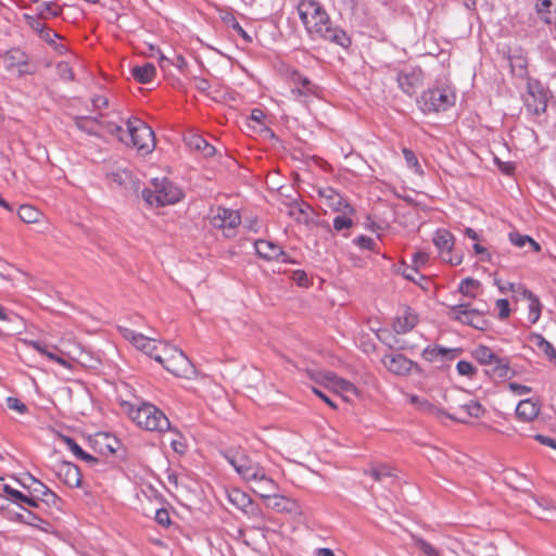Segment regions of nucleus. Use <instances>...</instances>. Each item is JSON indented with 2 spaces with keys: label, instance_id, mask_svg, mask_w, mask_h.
<instances>
[{
  "label": "nucleus",
  "instance_id": "f257e3e1",
  "mask_svg": "<svg viewBox=\"0 0 556 556\" xmlns=\"http://www.w3.org/2000/svg\"><path fill=\"white\" fill-rule=\"evenodd\" d=\"M299 15L306 30L313 38H323L345 46L349 38L345 33L333 27L327 12L315 0H301Z\"/></svg>",
  "mask_w": 556,
  "mask_h": 556
},
{
  "label": "nucleus",
  "instance_id": "f03ea898",
  "mask_svg": "<svg viewBox=\"0 0 556 556\" xmlns=\"http://www.w3.org/2000/svg\"><path fill=\"white\" fill-rule=\"evenodd\" d=\"M124 136L126 137V141L121 142L135 148L143 155L152 153L155 149L154 131L143 121L137 117L127 119Z\"/></svg>",
  "mask_w": 556,
  "mask_h": 556
},
{
  "label": "nucleus",
  "instance_id": "7ed1b4c3",
  "mask_svg": "<svg viewBox=\"0 0 556 556\" xmlns=\"http://www.w3.org/2000/svg\"><path fill=\"white\" fill-rule=\"evenodd\" d=\"M129 417L139 427L148 431H170V422L167 416L155 405L142 403L129 410Z\"/></svg>",
  "mask_w": 556,
  "mask_h": 556
},
{
  "label": "nucleus",
  "instance_id": "20e7f679",
  "mask_svg": "<svg viewBox=\"0 0 556 556\" xmlns=\"http://www.w3.org/2000/svg\"><path fill=\"white\" fill-rule=\"evenodd\" d=\"M153 189H144L142 195L150 205H173L182 199V191L166 178H154Z\"/></svg>",
  "mask_w": 556,
  "mask_h": 556
},
{
  "label": "nucleus",
  "instance_id": "39448f33",
  "mask_svg": "<svg viewBox=\"0 0 556 556\" xmlns=\"http://www.w3.org/2000/svg\"><path fill=\"white\" fill-rule=\"evenodd\" d=\"M161 352L167 355V358L161 359L160 364L172 375L178 378L191 379L195 369L186 354L177 346L168 342H163Z\"/></svg>",
  "mask_w": 556,
  "mask_h": 556
},
{
  "label": "nucleus",
  "instance_id": "423d86ee",
  "mask_svg": "<svg viewBox=\"0 0 556 556\" xmlns=\"http://www.w3.org/2000/svg\"><path fill=\"white\" fill-rule=\"evenodd\" d=\"M161 352L167 355V358L161 359L160 364L172 375L178 378L191 379L195 369L186 354L177 346L168 342H163Z\"/></svg>",
  "mask_w": 556,
  "mask_h": 556
},
{
  "label": "nucleus",
  "instance_id": "0eeeda50",
  "mask_svg": "<svg viewBox=\"0 0 556 556\" xmlns=\"http://www.w3.org/2000/svg\"><path fill=\"white\" fill-rule=\"evenodd\" d=\"M456 102V94L450 87H437L422 92L419 100L424 113L442 112L452 108Z\"/></svg>",
  "mask_w": 556,
  "mask_h": 556
},
{
  "label": "nucleus",
  "instance_id": "6e6552de",
  "mask_svg": "<svg viewBox=\"0 0 556 556\" xmlns=\"http://www.w3.org/2000/svg\"><path fill=\"white\" fill-rule=\"evenodd\" d=\"M4 70L15 77L31 75L35 70L30 56L20 48H11L1 55Z\"/></svg>",
  "mask_w": 556,
  "mask_h": 556
},
{
  "label": "nucleus",
  "instance_id": "1a4fd4ad",
  "mask_svg": "<svg viewBox=\"0 0 556 556\" xmlns=\"http://www.w3.org/2000/svg\"><path fill=\"white\" fill-rule=\"evenodd\" d=\"M311 378L333 390L346 401H350L351 396L358 395V390L352 382L338 377L334 372L328 370L312 371Z\"/></svg>",
  "mask_w": 556,
  "mask_h": 556
},
{
  "label": "nucleus",
  "instance_id": "9d476101",
  "mask_svg": "<svg viewBox=\"0 0 556 556\" xmlns=\"http://www.w3.org/2000/svg\"><path fill=\"white\" fill-rule=\"evenodd\" d=\"M210 223L214 228L222 230L226 237H232L241 224V215L237 210L217 206L211 210Z\"/></svg>",
  "mask_w": 556,
  "mask_h": 556
},
{
  "label": "nucleus",
  "instance_id": "9b49d317",
  "mask_svg": "<svg viewBox=\"0 0 556 556\" xmlns=\"http://www.w3.org/2000/svg\"><path fill=\"white\" fill-rule=\"evenodd\" d=\"M432 242L435 245V248L438 249L440 257L444 262H446L453 266H457L463 262L462 255H458V254L453 255L452 254L455 239H454V236L452 235V232H450L448 230L438 229L433 235Z\"/></svg>",
  "mask_w": 556,
  "mask_h": 556
},
{
  "label": "nucleus",
  "instance_id": "f8f14e48",
  "mask_svg": "<svg viewBox=\"0 0 556 556\" xmlns=\"http://www.w3.org/2000/svg\"><path fill=\"white\" fill-rule=\"evenodd\" d=\"M448 316L479 330H483L488 325L482 313L464 304L451 307Z\"/></svg>",
  "mask_w": 556,
  "mask_h": 556
},
{
  "label": "nucleus",
  "instance_id": "ddd939ff",
  "mask_svg": "<svg viewBox=\"0 0 556 556\" xmlns=\"http://www.w3.org/2000/svg\"><path fill=\"white\" fill-rule=\"evenodd\" d=\"M225 457L243 481L264 468L258 462L244 453L226 454Z\"/></svg>",
  "mask_w": 556,
  "mask_h": 556
},
{
  "label": "nucleus",
  "instance_id": "4468645a",
  "mask_svg": "<svg viewBox=\"0 0 556 556\" xmlns=\"http://www.w3.org/2000/svg\"><path fill=\"white\" fill-rule=\"evenodd\" d=\"M123 337L129 341L137 350L147 354L150 357H154L156 352H161L164 341H156L155 339L138 333L131 329L124 328L122 330Z\"/></svg>",
  "mask_w": 556,
  "mask_h": 556
},
{
  "label": "nucleus",
  "instance_id": "2eb2a0df",
  "mask_svg": "<svg viewBox=\"0 0 556 556\" xmlns=\"http://www.w3.org/2000/svg\"><path fill=\"white\" fill-rule=\"evenodd\" d=\"M451 409L452 413L445 415L452 420L463 424H469L470 419H479L486 413L482 404L475 400H469L457 407H451Z\"/></svg>",
  "mask_w": 556,
  "mask_h": 556
},
{
  "label": "nucleus",
  "instance_id": "dca6fc26",
  "mask_svg": "<svg viewBox=\"0 0 556 556\" xmlns=\"http://www.w3.org/2000/svg\"><path fill=\"white\" fill-rule=\"evenodd\" d=\"M250 484L251 490L258 494L262 498H270L273 492H277L278 483L268 476L265 468L257 471L244 481Z\"/></svg>",
  "mask_w": 556,
  "mask_h": 556
},
{
  "label": "nucleus",
  "instance_id": "f3484780",
  "mask_svg": "<svg viewBox=\"0 0 556 556\" xmlns=\"http://www.w3.org/2000/svg\"><path fill=\"white\" fill-rule=\"evenodd\" d=\"M228 500L235 507L242 510L249 517L264 519L262 510L257 506L253 505L252 498L244 491L236 488L231 489L228 491Z\"/></svg>",
  "mask_w": 556,
  "mask_h": 556
},
{
  "label": "nucleus",
  "instance_id": "a211bd4d",
  "mask_svg": "<svg viewBox=\"0 0 556 556\" xmlns=\"http://www.w3.org/2000/svg\"><path fill=\"white\" fill-rule=\"evenodd\" d=\"M318 197L329 208L336 212L355 214V210L344 198L331 187H321L317 190Z\"/></svg>",
  "mask_w": 556,
  "mask_h": 556
},
{
  "label": "nucleus",
  "instance_id": "6ab92c4d",
  "mask_svg": "<svg viewBox=\"0 0 556 556\" xmlns=\"http://www.w3.org/2000/svg\"><path fill=\"white\" fill-rule=\"evenodd\" d=\"M20 341L24 345L34 349L40 355H42V356L47 357L48 359H50V361L61 365L62 367H64L66 369H71L72 368L71 363L64 358V356H63L64 353L60 350L59 346L53 345L52 350H49L48 346L45 343L40 342V341L29 340V339H25V338L20 339Z\"/></svg>",
  "mask_w": 556,
  "mask_h": 556
},
{
  "label": "nucleus",
  "instance_id": "aec40b11",
  "mask_svg": "<svg viewBox=\"0 0 556 556\" xmlns=\"http://www.w3.org/2000/svg\"><path fill=\"white\" fill-rule=\"evenodd\" d=\"M56 477L70 488L81 485V473L79 468L70 462H60L54 465Z\"/></svg>",
  "mask_w": 556,
  "mask_h": 556
},
{
  "label": "nucleus",
  "instance_id": "412c9836",
  "mask_svg": "<svg viewBox=\"0 0 556 556\" xmlns=\"http://www.w3.org/2000/svg\"><path fill=\"white\" fill-rule=\"evenodd\" d=\"M381 362L390 372L399 376L409 374L413 368V362L402 354H388Z\"/></svg>",
  "mask_w": 556,
  "mask_h": 556
},
{
  "label": "nucleus",
  "instance_id": "4be33fe9",
  "mask_svg": "<svg viewBox=\"0 0 556 556\" xmlns=\"http://www.w3.org/2000/svg\"><path fill=\"white\" fill-rule=\"evenodd\" d=\"M422 71L418 67L402 72L397 76L399 87L407 94H413L422 83Z\"/></svg>",
  "mask_w": 556,
  "mask_h": 556
},
{
  "label": "nucleus",
  "instance_id": "5701e85b",
  "mask_svg": "<svg viewBox=\"0 0 556 556\" xmlns=\"http://www.w3.org/2000/svg\"><path fill=\"white\" fill-rule=\"evenodd\" d=\"M418 323V315L409 307L401 309L393 323V328L397 333L410 331Z\"/></svg>",
  "mask_w": 556,
  "mask_h": 556
},
{
  "label": "nucleus",
  "instance_id": "b1692460",
  "mask_svg": "<svg viewBox=\"0 0 556 556\" xmlns=\"http://www.w3.org/2000/svg\"><path fill=\"white\" fill-rule=\"evenodd\" d=\"M541 405L531 399L521 400L516 407V416L520 421L531 422L540 414Z\"/></svg>",
  "mask_w": 556,
  "mask_h": 556
},
{
  "label": "nucleus",
  "instance_id": "393cba45",
  "mask_svg": "<svg viewBox=\"0 0 556 556\" xmlns=\"http://www.w3.org/2000/svg\"><path fill=\"white\" fill-rule=\"evenodd\" d=\"M94 445L99 453L112 455L118 450L119 441L109 433L101 432L96 434Z\"/></svg>",
  "mask_w": 556,
  "mask_h": 556
},
{
  "label": "nucleus",
  "instance_id": "a878e982",
  "mask_svg": "<svg viewBox=\"0 0 556 556\" xmlns=\"http://www.w3.org/2000/svg\"><path fill=\"white\" fill-rule=\"evenodd\" d=\"M254 247L256 253L267 261L279 260L283 254L281 248L270 241L257 240L255 241Z\"/></svg>",
  "mask_w": 556,
  "mask_h": 556
},
{
  "label": "nucleus",
  "instance_id": "bb28decb",
  "mask_svg": "<svg viewBox=\"0 0 556 556\" xmlns=\"http://www.w3.org/2000/svg\"><path fill=\"white\" fill-rule=\"evenodd\" d=\"M268 500L270 501L268 506L277 511L293 513L298 509V504L294 500L277 494L276 492H273L271 497Z\"/></svg>",
  "mask_w": 556,
  "mask_h": 556
},
{
  "label": "nucleus",
  "instance_id": "cd10ccee",
  "mask_svg": "<svg viewBox=\"0 0 556 556\" xmlns=\"http://www.w3.org/2000/svg\"><path fill=\"white\" fill-rule=\"evenodd\" d=\"M134 78L140 84L151 83L156 75L155 66L152 63L134 66L131 70Z\"/></svg>",
  "mask_w": 556,
  "mask_h": 556
},
{
  "label": "nucleus",
  "instance_id": "c85d7f7f",
  "mask_svg": "<svg viewBox=\"0 0 556 556\" xmlns=\"http://www.w3.org/2000/svg\"><path fill=\"white\" fill-rule=\"evenodd\" d=\"M522 299L529 301V313L528 319L531 324H536L542 314V304L539 298L533 294L530 290L523 291Z\"/></svg>",
  "mask_w": 556,
  "mask_h": 556
},
{
  "label": "nucleus",
  "instance_id": "c756f323",
  "mask_svg": "<svg viewBox=\"0 0 556 556\" xmlns=\"http://www.w3.org/2000/svg\"><path fill=\"white\" fill-rule=\"evenodd\" d=\"M535 8L538 14L546 23L556 21V0H536Z\"/></svg>",
  "mask_w": 556,
  "mask_h": 556
},
{
  "label": "nucleus",
  "instance_id": "7c9ffc66",
  "mask_svg": "<svg viewBox=\"0 0 556 556\" xmlns=\"http://www.w3.org/2000/svg\"><path fill=\"white\" fill-rule=\"evenodd\" d=\"M309 211V206L305 203L292 202L288 205V215L298 223H307Z\"/></svg>",
  "mask_w": 556,
  "mask_h": 556
},
{
  "label": "nucleus",
  "instance_id": "2f4dec72",
  "mask_svg": "<svg viewBox=\"0 0 556 556\" xmlns=\"http://www.w3.org/2000/svg\"><path fill=\"white\" fill-rule=\"evenodd\" d=\"M75 126L88 135L98 136L99 131L97 129L98 125V117H90V116H76L74 118Z\"/></svg>",
  "mask_w": 556,
  "mask_h": 556
},
{
  "label": "nucleus",
  "instance_id": "473e14b6",
  "mask_svg": "<svg viewBox=\"0 0 556 556\" xmlns=\"http://www.w3.org/2000/svg\"><path fill=\"white\" fill-rule=\"evenodd\" d=\"M34 492L39 494L43 502L51 506H58L61 498L42 482L35 480Z\"/></svg>",
  "mask_w": 556,
  "mask_h": 556
},
{
  "label": "nucleus",
  "instance_id": "72a5a7b5",
  "mask_svg": "<svg viewBox=\"0 0 556 556\" xmlns=\"http://www.w3.org/2000/svg\"><path fill=\"white\" fill-rule=\"evenodd\" d=\"M294 88H292V93L296 97H303L314 93V87L311 81L306 77H302L295 74L293 77Z\"/></svg>",
  "mask_w": 556,
  "mask_h": 556
},
{
  "label": "nucleus",
  "instance_id": "f704fd0d",
  "mask_svg": "<svg viewBox=\"0 0 556 556\" xmlns=\"http://www.w3.org/2000/svg\"><path fill=\"white\" fill-rule=\"evenodd\" d=\"M17 215L22 222L35 224L40 220L41 212L33 205L23 204L18 207Z\"/></svg>",
  "mask_w": 556,
  "mask_h": 556
},
{
  "label": "nucleus",
  "instance_id": "c9c22d12",
  "mask_svg": "<svg viewBox=\"0 0 556 556\" xmlns=\"http://www.w3.org/2000/svg\"><path fill=\"white\" fill-rule=\"evenodd\" d=\"M98 125L108 134L118 139V141H126V137L124 136L125 129L121 124L113 121H102L98 117Z\"/></svg>",
  "mask_w": 556,
  "mask_h": 556
},
{
  "label": "nucleus",
  "instance_id": "e433bc0d",
  "mask_svg": "<svg viewBox=\"0 0 556 556\" xmlns=\"http://www.w3.org/2000/svg\"><path fill=\"white\" fill-rule=\"evenodd\" d=\"M63 442L66 444L68 450L79 459L85 460L87 463H97L98 459L92 455L84 452V450L76 443V441L70 437H63Z\"/></svg>",
  "mask_w": 556,
  "mask_h": 556
},
{
  "label": "nucleus",
  "instance_id": "4c0bfd02",
  "mask_svg": "<svg viewBox=\"0 0 556 556\" xmlns=\"http://www.w3.org/2000/svg\"><path fill=\"white\" fill-rule=\"evenodd\" d=\"M17 519L26 525L38 528L42 531L49 530V523L29 510L17 515Z\"/></svg>",
  "mask_w": 556,
  "mask_h": 556
},
{
  "label": "nucleus",
  "instance_id": "58836bf2",
  "mask_svg": "<svg viewBox=\"0 0 556 556\" xmlns=\"http://www.w3.org/2000/svg\"><path fill=\"white\" fill-rule=\"evenodd\" d=\"M473 357L482 365H493V362L497 357L494 352L484 345H479L472 352Z\"/></svg>",
  "mask_w": 556,
  "mask_h": 556
},
{
  "label": "nucleus",
  "instance_id": "ea45409f",
  "mask_svg": "<svg viewBox=\"0 0 556 556\" xmlns=\"http://www.w3.org/2000/svg\"><path fill=\"white\" fill-rule=\"evenodd\" d=\"M494 285L497 287L500 292L503 294H506L507 292H514V293L522 295L523 291L527 290V288L521 283L504 281L496 277L494 278Z\"/></svg>",
  "mask_w": 556,
  "mask_h": 556
},
{
  "label": "nucleus",
  "instance_id": "a19ab883",
  "mask_svg": "<svg viewBox=\"0 0 556 556\" xmlns=\"http://www.w3.org/2000/svg\"><path fill=\"white\" fill-rule=\"evenodd\" d=\"M403 156L406 161L407 167L417 176H424V169L413 150L403 148Z\"/></svg>",
  "mask_w": 556,
  "mask_h": 556
},
{
  "label": "nucleus",
  "instance_id": "79ce46f5",
  "mask_svg": "<svg viewBox=\"0 0 556 556\" xmlns=\"http://www.w3.org/2000/svg\"><path fill=\"white\" fill-rule=\"evenodd\" d=\"M406 397L410 404L417 406L422 412H428V413H433V414H445L444 412L440 410L439 408L433 406L431 403H429L427 400L420 399L417 395L407 394Z\"/></svg>",
  "mask_w": 556,
  "mask_h": 556
},
{
  "label": "nucleus",
  "instance_id": "37998d69",
  "mask_svg": "<svg viewBox=\"0 0 556 556\" xmlns=\"http://www.w3.org/2000/svg\"><path fill=\"white\" fill-rule=\"evenodd\" d=\"M490 366L492 375L497 378H507L510 372L509 362L506 358L497 356L493 362V365Z\"/></svg>",
  "mask_w": 556,
  "mask_h": 556
},
{
  "label": "nucleus",
  "instance_id": "c03bdc74",
  "mask_svg": "<svg viewBox=\"0 0 556 556\" xmlns=\"http://www.w3.org/2000/svg\"><path fill=\"white\" fill-rule=\"evenodd\" d=\"M481 283L473 278L463 279L459 283L458 290L464 295L475 298L477 295L478 290L480 289Z\"/></svg>",
  "mask_w": 556,
  "mask_h": 556
},
{
  "label": "nucleus",
  "instance_id": "a18cd8bd",
  "mask_svg": "<svg viewBox=\"0 0 556 556\" xmlns=\"http://www.w3.org/2000/svg\"><path fill=\"white\" fill-rule=\"evenodd\" d=\"M222 20L228 27H231L235 31H237V34L241 36L244 41H252L251 36L242 28V26L232 14L227 13L222 17Z\"/></svg>",
  "mask_w": 556,
  "mask_h": 556
},
{
  "label": "nucleus",
  "instance_id": "49530a36",
  "mask_svg": "<svg viewBox=\"0 0 556 556\" xmlns=\"http://www.w3.org/2000/svg\"><path fill=\"white\" fill-rule=\"evenodd\" d=\"M509 240L510 242L518 247V248H523L526 244H530V247L533 249V251L535 252H539L540 251V245L538 242H535L531 237L529 236H525V235H520V233H510L509 235Z\"/></svg>",
  "mask_w": 556,
  "mask_h": 556
},
{
  "label": "nucleus",
  "instance_id": "de8ad7c7",
  "mask_svg": "<svg viewBox=\"0 0 556 556\" xmlns=\"http://www.w3.org/2000/svg\"><path fill=\"white\" fill-rule=\"evenodd\" d=\"M418 269L419 268L416 267L415 265L407 266L403 270V276L406 279H408V280H410V281H413V282H415V283H417V285H419V286H421L424 288L421 282L422 281H427V279L422 275L419 274Z\"/></svg>",
  "mask_w": 556,
  "mask_h": 556
},
{
  "label": "nucleus",
  "instance_id": "09e8293b",
  "mask_svg": "<svg viewBox=\"0 0 556 556\" xmlns=\"http://www.w3.org/2000/svg\"><path fill=\"white\" fill-rule=\"evenodd\" d=\"M169 432L173 434V437L169 439V445L176 453L184 454L186 452V443L184 438L179 432L174 431L172 428Z\"/></svg>",
  "mask_w": 556,
  "mask_h": 556
},
{
  "label": "nucleus",
  "instance_id": "8fccbe9b",
  "mask_svg": "<svg viewBox=\"0 0 556 556\" xmlns=\"http://www.w3.org/2000/svg\"><path fill=\"white\" fill-rule=\"evenodd\" d=\"M536 345L546 354L549 359H556V353L553 345L546 341L542 336L538 334L534 337Z\"/></svg>",
  "mask_w": 556,
  "mask_h": 556
},
{
  "label": "nucleus",
  "instance_id": "3c124183",
  "mask_svg": "<svg viewBox=\"0 0 556 556\" xmlns=\"http://www.w3.org/2000/svg\"><path fill=\"white\" fill-rule=\"evenodd\" d=\"M61 14V9L54 2H45L40 7V16L47 18L48 16L55 17Z\"/></svg>",
  "mask_w": 556,
  "mask_h": 556
},
{
  "label": "nucleus",
  "instance_id": "603ef678",
  "mask_svg": "<svg viewBox=\"0 0 556 556\" xmlns=\"http://www.w3.org/2000/svg\"><path fill=\"white\" fill-rule=\"evenodd\" d=\"M350 215L351 214L343 213V215L337 216L333 219V228L337 231L351 228L353 226V222L350 218Z\"/></svg>",
  "mask_w": 556,
  "mask_h": 556
},
{
  "label": "nucleus",
  "instance_id": "864d4df0",
  "mask_svg": "<svg viewBox=\"0 0 556 556\" xmlns=\"http://www.w3.org/2000/svg\"><path fill=\"white\" fill-rule=\"evenodd\" d=\"M416 545L426 556H441L439 551L424 539H417Z\"/></svg>",
  "mask_w": 556,
  "mask_h": 556
},
{
  "label": "nucleus",
  "instance_id": "5fc2aeb1",
  "mask_svg": "<svg viewBox=\"0 0 556 556\" xmlns=\"http://www.w3.org/2000/svg\"><path fill=\"white\" fill-rule=\"evenodd\" d=\"M368 475L377 482H380L383 478L390 477L391 471L388 467L381 466V467H372Z\"/></svg>",
  "mask_w": 556,
  "mask_h": 556
},
{
  "label": "nucleus",
  "instance_id": "6e6d98bb",
  "mask_svg": "<svg viewBox=\"0 0 556 556\" xmlns=\"http://www.w3.org/2000/svg\"><path fill=\"white\" fill-rule=\"evenodd\" d=\"M168 64H173L178 68L182 70L187 65V61L182 55H177L174 61L168 60L164 55L160 58V65L162 68H165Z\"/></svg>",
  "mask_w": 556,
  "mask_h": 556
},
{
  "label": "nucleus",
  "instance_id": "4d7b16f0",
  "mask_svg": "<svg viewBox=\"0 0 556 556\" xmlns=\"http://www.w3.org/2000/svg\"><path fill=\"white\" fill-rule=\"evenodd\" d=\"M496 308L498 309V317L501 319H506L510 315L509 302L506 299H498L495 303Z\"/></svg>",
  "mask_w": 556,
  "mask_h": 556
},
{
  "label": "nucleus",
  "instance_id": "13d9d810",
  "mask_svg": "<svg viewBox=\"0 0 556 556\" xmlns=\"http://www.w3.org/2000/svg\"><path fill=\"white\" fill-rule=\"evenodd\" d=\"M155 521L163 526L168 527L170 525V516L167 509L159 508L155 510Z\"/></svg>",
  "mask_w": 556,
  "mask_h": 556
},
{
  "label": "nucleus",
  "instance_id": "bf43d9fd",
  "mask_svg": "<svg viewBox=\"0 0 556 556\" xmlns=\"http://www.w3.org/2000/svg\"><path fill=\"white\" fill-rule=\"evenodd\" d=\"M456 369L462 376H472L475 374V367L470 362L459 361L456 365Z\"/></svg>",
  "mask_w": 556,
  "mask_h": 556
},
{
  "label": "nucleus",
  "instance_id": "052dcab7",
  "mask_svg": "<svg viewBox=\"0 0 556 556\" xmlns=\"http://www.w3.org/2000/svg\"><path fill=\"white\" fill-rule=\"evenodd\" d=\"M507 389L516 395L529 394L532 391L530 387L517 382H509Z\"/></svg>",
  "mask_w": 556,
  "mask_h": 556
},
{
  "label": "nucleus",
  "instance_id": "680f3d73",
  "mask_svg": "<svg viewBox=\"0 0 556 556\" xmlns=\"http://www.w3.org/2000/svg\"><path fill=\"white\" fill-rule=\"evenodd\" d=\"M188 144L197 150L206 149L213 150V147L208 146L206 141L199 136H191L188 138Z\"/></svg>",
  "mask_w": 556,
  "mask_h": 556
},
{
  "label": "nucleus",
  "instance_id": "e2e57ef3",
  "mask_svg": "<svg viewBox=\"0 0 556 556\" xmlns=\"http://www.w3.org/2000/svg\"><path fill=\"white\" fill-rule=\"evenodd\" d=\"M3 491L7 494V496L10 497V500H12L13 502H22L23 503L25 495L21 491L15 490L8 484H5L3 486Z\"/></svg>",
  "mask_w": 556,
  "mask_h": 556
},
{
  "label": "nucleus",
  "instance_id": "0e129e2a",
  "mask_svg": "<svg viewBox=\"0 0 556 556\" xmlns=\"http://www.w3.org/2000/svg\"><path fill=\"white\" fill-rule=\"evenodd\" d=\"M429 261V254L424 251H417L413 254V265L420 268L424 267Z\"/></svg>",
  "mask_w": 556,
  "mask_h": 556
},
{
  "label": "nucleus",
  "instance_id": "69168bd1",
  "mask_svg": "<svg viewBox=\"0 0 556 556\" xmlns=\"http://www.w3.org/2000/svg\"><path fill=\"white\" fill-rule=\"evenodd\" d=\"M39 37L42 40H45L47 43H49L50 46H53L55 43L56 38H61L59 34H56L54 30L48 28L47 26L43 29V31H41L39 34Z\"/></svg>",
  "mask_w": 556,
  "mask_h": 556
},
{
  "label": "nucleus",
  "instance_id": "338daca9",
  "mask_svg": "<svg viewBox=\"0 0 556 556\" xmlns=\"http://www.w3.org/2000/svg\"><path fill=\"white\" fill-rule=\"evenodd\" d=\"M355 242L358 247L366 250H374L376 242L372 238L367 236H359L355 239Z\"/></svg>",
  "mask_w": 556,
  "mask_h": 556
},
{
  "label": "nucleus",
  "instance_id": "774afa93",
  "mask_svg": "<svg viewBox=\"0 0 556 556\" xmlns=\"http://www.w3.org/2000/svg\"><path fill=\"white\" fill-rule=\"evenodd\" d=\"M25 20L27 21V24L28 26L35 30L38 35L43 31V29L46 28V25L40 23L37 18L30 16V15H25L24 16Z\"/></svg>",
  "mask_w": 556,
  "mask_h": 556
}]
</instances>
